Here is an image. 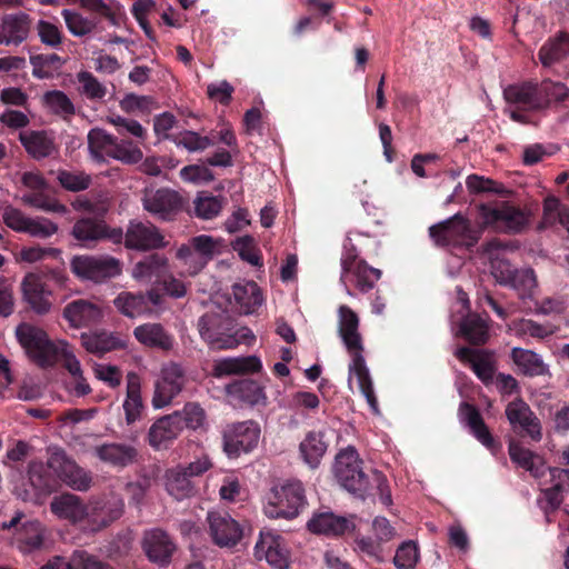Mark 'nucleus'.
<instances>
[{"label": "nucleus", "instance_id": "nucleus-6", "mask_svg": "<svg viewBox=\"0 0 569 569\" xmlns=\"http://www.w3.org/2000/svg\"><path fill=\"white\" fill-rule=\"evenodd\" d=\"M479 212L485 226L495 227L509 233L520 232L529 223L528 213L509 202L481 204Z\"/></svg>", "mask_w": 569, "mask_h": 569}, {"label": "nucleus", "instance_id": "nucleus-27", "mask_svg": "<svg viewBox=\"0 0 569 569\" xmlns=\"http://www.w3.org/2000/svg\"><path fill=\"white\" fill-rule=\"evenodd\" d=\"M198 329L201 338L212 349H232L239 345V340L220 330L221 318L218 315L202 316L199 319Z\"/></svg>", "mask_w": 569, "mask_h": 569}, {"label": "nucleus", "instance_id": "nucleus-37", "mask_svg": "<svg viewBox=\"0 0 569 569\" xmlns=\"http://www.w3.org/2000/svg\"><path fill=\"white\" fill-rule=\"evenodd\" d=\"M122 408L128 425L134 423L141 418L144 408L141 398V386L139 377L133 372L127 376V395Z\"/></svg>", "mask_w": 569, "mask_h": 569}, {"label": "nucleus", "instance_id": "nucleus-38", "mask_svg": "<svg viewBox=\"0 0 569 569\" xmlns=\"http://www.w3.org/2000/svg\"><path fill=\"white\" fill-rule=\"evenodd\" d=\"M459 416L471 430L472 435L488 449L493 450L495 440L485 425L479 411L469 403H461Z\"/></svg>", "mask_w": 569, "mask_h": 569}, {"label": "nucleus", "instance_id": "nucleus-34", "mask_svg": "<svg viewBox=\"0 0 569 569\" xmlns=\"http://www.w3.org/2000/svg\"><path fill=\"white\" fill-rule=\"evenodd\" d=\"M262 365L259 358L254 356L222 358L213 365V376L217 378L229 375H246L258 372Z\"/></svg>", "mask_w": 569, "mask_h": 569}, {"label": "nucleus", "instance_id": "nucleus-25", "mask_svg": "<svg viewBox=\"0 0 569 569\" xmlns=\"http://www.w3.org/2000/svg\"><path fill=\"white\" fill-rule=\"evenodd\" d=\"M338 332L348 353L363 351L359 318L348 306H340L338 309Z\"/></svg>", "mask_w": 569, "mask_h": 569}, {"label": "nucleus", "instance_id": "nucleus-28", "mask_svg": "<svg viewBox=\"0 0 569 569\" xmlns=\"http://www.w3.org/2000/svg\"><path fill=\"white\" fill-rule=\"evenodd\" d=\"M50 510L59 519L68 520L71 523L87 521L88 505L80 497L72 493L53 497L50 502Z\"/></svg>", "mask_w": 569, "mask_h": 569}, {"label": "nucleus", "instance_id": "nucleus-4", "mask_svg": "<svg viewBox=\"0 0 569 569\" xmlns=\"http://www.w3.org/2000/svg\"><path fill=\"white\" fill-rule=\"evenodd\" d=\"M16 336L27 355L40 367H51L58 362L60 341H51L39 327L21 323L16 329Z\"/></svg>", "mask_w": 569, "mask_h": 569}, {"label": "nucleus", "instance_id": "nucleus-56", "mask_svg": "<svg viewBox=\"0 0 569 569\" xmlns=\"http://www.w3.org/2000/svg\"><path fill=\"white\" fill-rule=\"evenodd\" d=\"M109 157L126 164H134L142 160L143 153L132 141L116 139V144L110 150Z\"/></svg>", "mask_w": 569, "mask_h": 569}, {"label": "nucleus", "instance_id": "nucleus-47", "mask_svg": "<svg viewBox=\"0 0 569 569\" xmlns=\"http://www.w3.org/2000/svg\"><path fill=\"white\" fill-rule=\"evenodd\" d=\"M567 56H569V34L567 33H560L549 39L538 53L543 67H550Z\"/></svg>", "mask_w": 569, "mask_h": 569}, {"label": "nucleus", "instance_id": "nucleus-12", "mask_svg": "<svg viewBox=\"0 0 569 569\" xmlns=\"http://www.w3.org/2000/svg\"><path fill=\"white\" fill-rule=\"evenodd\" d=\"M22 184L30 190L21 200L24 204L46 212L66 213L67 207L46 194L47 182L39 172L27 171L21 176Z\"/></svg>", "mask_w": 569, "mask_h": 569}, {"label": "nucleus", "instance_id": "nucleus-52", "mask_svg": "<svg viewBox=\"0 0 569 569\" xmlns=\"http://www.w3.org/2000/svg\"><path fill=\"white\" fill-rule=\"evenodd\" d=\"M488 330L489 327L487 320L477 315L467 316L460 325L461 335L467 340L476 345L485 343L487 341Z\"/></svg>", "mask_w": 569, "mask_h": 569}, {"label": "nucleus", "instance_id": "nucleus-24", "mask_svg": "<svg viewBox=\"0 0 569 569\" xmlns=\"http://www.w3.org/2000/svg\"><path fill=\"white\" fill-rule=\"evenodd\" d=\"M47 535L40 521L27 520L17 528L12 542L22 553H31L44 548Z\"/></svg>", "mask_w": 569, "mask_h": 569}, {"label": "nucleus", "instance_id": "nucleus-49", "mask_svg": "<svg viewBox=\"0 0 569 569\" xmlns=\"http://www.w3.org/2000/svg\"><path fill=\"white\" fill-rule=\"evenodd\" d=\"M116 137L102 129L94 128L88 133V149L91 158L97 162H104L110 150L116 144Z\"/></svg>", "mask_w": 569, "mask_h": 569}, {"label": "nucleus", "instance_id": "nucleus-30", "mask_svg": "<svg viewBox=\"0 0 569 569\" xmlns=\"http://www.w3.org/2000/svg\"><path fill=\"white\" fill-rule=\"evenodd\" d=\"M308 528L315 533L339 536L353 530L355 525L351 519L337 516L331 511H323L313 515L308 521Z\"/></svg>", "mask_w": 569, "mask_h": 569}, {"label": "nucleus", "instance_id": "nucleus-8", "mask_svg": "<svg viewBox=\"0 0 569 569\" xmlns=\"http://www.w3.org/2000/svg\"><path fill=\"white\" fill-rule=\"evenodd\" d=\"M342 272L340 281L345 284L346 293L353 296L349 283L356 286L360 291L371 290L380 279L381 271L369 267L363 260H359L352 252L346 251L341 259Z\"/></svg>", "mask_w": 569, "mask_h": 569}, {"label": "nucleus", "instance_id": "nucleus-11", "mask_svg": "<svg viewBox=\"0 0 569 569\" xmlns=\"http://www.w3.org/2000/svg\"><path fill=\"white\" fill-rule=\"evenodd\" d=\"M168 244L169 241L152 223L137 220L129 222L124 237L127 249L144 252L162 249Z\"/></svg>", "mask_w": 569, "mask_h": 569}, {"label": "nucleus", "instance_id": "nucleus-10", "mask_svg": "<svg viewBox=\"0 0 569 569\" xmlns=\"http://www.w3.org/2000/svg\"><path fill=\"white\" fill-rule=\"evenodd\" d=\"M254 557L260 561L266 560L277 569H289L290 567V551L287 542L273 530L260 531L254 546Z\"/></svg>", "mask_w": 569, "mask_h": 569}, {"label": "nucleus", "instance_id": "nucleus-26", "mask_svg": "<svg viewBox=\"0 0 569 569\" xmlns=\"http://www.w3.org/2000/svg\"><path fill=\"white\" fill-rule=\"evenodd\" d=\"M147 557L156 563L166 566L169 563L176 545L170 537L160 529H151L144 533L142 541Z\"/></svg>", "mask_w": 569, "mask_h": 569}, {"label": "nucleus", "instance_id": "nucleus-2", "mask_svg": "<svg viewBox=\"0 0 569 569\" xmlns=\"http://www.w3.org/2000/svg\"><path fill=\"white\" fill-rule=\"evenodd\" d=\"M226 249L224 240L210 234H198L181 243L174 253L181 267L180 276L194 277Z\"/></svg>", "mask_w": 569, "mask_h": 569}, {"label": "nucleus", "instance_id": "nucleus-50", "mask_svg": "<svg viewBox=\"0 0 569 569\" xmlns=\"http://www.w3.org/2000/svg\"><path fill=\"white\" fill-rule=\"evenodd\" d=\"M223 208V199L212 196L208 191L198 192L193 199V213L202 220H212Z\"/></svg>", "mask_w": 569, "mask_h": 569}, {"label": "nucleus", "instance_id": "nucleus-61", "mask_svg": "<svg viewBox=\"0 0 569 569\" xmlns=\"http://www.w3.org/2000/svg\"><path fill=\"white\" fill-rule=\"evenodd\" d=\"M107 121L114 126L117 132L121 136L130 134L140 141L147 138V130L137 120L113 114L108 117Z\"/></svg>", "mask_w": 569, "mask_h": 569}, {"label": "nucleus", "instance_id": "nucleus-18", "mask_svg": "<svg viewBox=\"0 0 569 569\" xmlns=\"http://www.w3.org/2000/svg\"><path fill=\"white\" fill-rule=\"evenodd\" d=\"M21 292L23 301L37 313L43 315L51 309V290H49L42 280V277L36 272L27 273L21 281Z\"/></svg>", "mask_w": 569, "mask_h": 569}, {"label": "nucleus", "instance_id": "nucleus-15", "mask_svg": "<svg viewBox=\"0 0 569 569\" xmlns=\"http://www.w3.org/2000/svg\"><path fill=\"white\" fill-rule=\"evenodd\" d=\"M123 500L110 495L88 505L87 525L92 531L101 530L119 519L123 513Z\"/></svg>", "mask_w": 569, "mask_h": 569}, {"label": "nucleus", "instance_id": "nucleus-9", "mask_svg": "<svg viewBox=\"0 0 569 569\" xmlns=\"http://www.w3.org/2000/svg\"><path fill=\"white\" fill-rule=\"evenodd\" d=\"M186 382V372L179 363L169 362L163 365L154 382L152 406L156 409L169 406L182 391Z\"/></svg>", "mask_w": 569, "mask_h": 569}, {"label": "nucleus", "instance_id": "nucleus-60", "mask_svg": "<svg viewBox=\"0 0 569 569\" xmlns=\"http://www.w3.org/2000/svg\"><path fill=\"white\" fill-rule=\"evenodd\" d=\"M506 286L516 289L521 298L529 297L537 286L536 274L532 269L515 270Z\"/></svg>", "mask_w": 569, "mask_h": 569}, {"label": "nucleus", "instance_id": "nucleus-43", "mask_svg": "<svg viewBox=\"0 0 569 569\" xmlns=\"http://www.w3.org/2000/svg\"><path fill=\"white\" fill-rule=\"evenodd\" d=\"M557 330L558 328L553 325H541L531 319H518L508 325V331L522 340L530 338L542 340L553 335Z\"/></svg>", "mask_w": 569, "mask_h": 569}, {"label": "nucleus", "instance_id": "nucleus-3", "mask_svg": "<svg viewBox=\"0 0 569 569\" xmlns=\"http://www.w3.org/2000/svg\"><path fill=\"white\" fill-rule=\"evenodd\" d=\"M306 503L305 490L300 481H288L271 488L263 507L270 519H293Z\"/></svg>", "mask_w": 569, "mask_h": 569}, {"label": "nucleus", "instance_id": "nucleus-63", "mask_svg": "<svg viewBox=\"0 0 569 569\" xmlns=\"http://www.w3.org/2000/svg\"><path fill=\"white\" fill-rule=\"evenodd\" d=\"M538 96L546 100V108L552 102H560L567 99L569 89L561 82L543 80L538 84Z\"/></svg>", "mask_w": 569, "mask_h": 569}, {"label": "nucleus", "instance_id": "nucleus-58", "mask_svg": "<svg viewBox=\"0 0 569 569\" xmlns=\"http://www.w3.org/2000/svg\"><path fill=\"white\" fill-rule=\"evenodd\" d=\"M79 91L90 100H101L107 94V87L102 84L91 72L81 71L77 74Z\"/></svg>", "mask_w": 569, "mask_h": 569}, {"label": "nucleus", "instance_id": "nucleus-13", "mask_svg": "<svg viewBox=\"0 0 569 569\" xmlns=\"http://www.w3.org/2000/svg\"><path fill=\"white\" fill-rule=\"evenodd\" d=\"M260 429L253 421L230 425L223 432V449L229 457L252 450L259 441Z\"/></svg>", "mask_w": 569, "mask_h": 569}, {"label": "nucleus", "instance_id": "nucleus-1", "mask_svg": "<svg viewBox=\"0 0 569 569\" xmlns=\"http://www.w3.org/2000/svg\"><path fill=\"white\" fill-rule=\"evenodd\" d=\"M335 476L338 482L355 497L365 500L376 488L381 502L387 507L392 505L386 477L379 471L367 475L355 448L348 447L336 456Z\"/></svg>", "mask_w": 569, "mask_h": 569}, {"label": "nucleus", "instance_id": "nucleus-29", "mask_svg": "<svg viewBox=\"0 0 569 569\" xmlns=\"http://www.w3.org/2000/svg\"><path fill=\"white\" fill-rule=\"evenodd\" d=\"M456 357L460 361L468 363L477 377L486 385L493 380L496 368L492 356L488 352L461 347L456 350Z\"/></svg>", "mask_w": 569, "mask_h": 569}, {"label": "nucleus", "instance_id": "nucleus-45", "mask_svg": "<svg viewBox=\"0 0 569 569\" xmlns=\"http://www.w3.org/2000/svg\"><path fill=\"white\" fill-rule=\"evenodd\" d=\"M166 489L177 500H183L194 495V487L190 477L181 466L167 471Z\"/></svg>", "mask_w": 569, "mask_h": 569}, {"label": "nucleus", "instance_id": "nucleus-46", "mask_svg": "<svg viewBox=\"0 0 569 569\" xmlns=\"http://www.w3.org/2000/svg\"><path fill=\"white\" fill-rule=\"evenodd\" d=\"M232 292L241 311L247 315L254 312L263 302L260 288L253 281L236 283Z\"/></svg>", "mask_w": 569, "mask_h": 569}, {"label": "nucleus", "instance_id": "nucleus-32", "mask_svg": "<svg viewBox=\"0 0 569 569\" xmlns=\"http://www.w3.org/2000/svg\"><path fill=\"white\" fill-rule=\"evenodd\" d=\"M182 431L178 415H169L158 419L149 429V443L156 449L166 448Z\"/></svg>", "mask_w": 569, "mask_h": 569}, {"label": "nucleus", "instance_id": "nucleus-21", "mask_svg": "<svg viewBox=\"0 0 569 569\" xmlns=\"http://www.w3.org/2000/svg\"><path fill=\"white\" fill-rule=\"evenodd\" d=\"M351 362L349 365V377L348 383L352 389L353 381L356 380L359 391L366 398L370 409L373 413H379L378 401L375 395L372 379L368 367L366 366L362 357V351L356 353H349Z\"/></svg>", "mask_w": 569, "mask_h": 569}, {"label": "nucleus", "instance_id": "nucleus-42", "mask_svg": "<svg viewBox=\"0 0 569 569\" xmlns=\"http://www.w3.org/2000/svg\"><path fill=\"white\" fill-rule=\"evenodd\" d=\"M26 151L34 159H42L56 151L52 138L44 131H26L19 136Z\"/></svg>", "mask_w": 569, "mask_h": 569}, {"label": "nucleus", "instance_id": "nucleus-57", "mask_svg": "<svg viewBox=\"0 0 569 569\" xmlns=\"http://www.w3.org/2000/svg\"><path fill=\"white\" fill-rule=\"evenodd\" d=\"M173 415L179 416L182 428L187 427L192 430L204 427L207 420L206 411L197 402L186 403L182 410L176 411Z\"/></svg>", "mask_w": 569, "mask_h": 569}, {"label": "nucleus", "instance_id": "nucleus-35", "mask_svg": "<svg viewBox=\"0 0 569 569\" xmlns=\"http://www.w3.org/2000/svg\"><path fill=\"white\" fill-rule=\"evenodd\" d=\"M134 338L143 346L170 350L173 347V338L160 323H144L134 328Z\"/></svg>", "mask_w": 569, "mask_h": 569}, {"label": "nucleus", "instance_id": "nucleus-64", "mask_svg": "<svg viewBox=\"0 0 569 569\" xmlns=\"http://www.w3.org/2000/svg\"><path fill=\"white\" fill-rule=\"evenodd\" d=\"M419 560L418 546L413 541L403 542L396 551L393 562L398 569H413Z\"/></svg>", "mask_w": 569, "mask_h": 569}, {"label": "nucleus", "instance_id": "nucleus-53", "mask_svg": "<svg viewBox=\"0 0 569 569\" xmlns=\"http://www.w3.org/2000/svg\"><path fill=\"white\" fill-rule=\"evenodd\" d=\"M42 101L50 112L60 116L63 119L70 118L76 112L72 101L60 90L46 92L42 97Z\"/></svg>", "mask_w": 569, "mask_h": 569}, {"label": "nucleus", "instance_id": "nucleus-59", "mask_svg": "<svg viewBox=\"0 0 569 569\" xmlns=\"http://www.w3.org/2000/svg\"><path fill=\"white\" fill-rule=\"evenodd\" d=\"M30 62L33 67V76L39 79L51 77L52 71L59 69L63 63L56 53L32 56Z\"/></svg>", "mask_w": 569, "mask_h": 569}, {"label": "nucleus", "instance_id": "nucleus-48", "mask_svg": "<svg viewBox=\"0 0 569 569\" xmlns=\"http://www.w3.org/2000/svg\"><path fill=\"white\" fill-rule=\"evenodd\" d=\"M116 309L128 318H136L149 310L146 296L142 293H133L122 291L113 299Z\"/></svg>", "mask_w": 569, "mask_h": 569}, {"label": "nucleus", "instance_id": "nucleus-5", "mask_svg": "<svg viewBox=\"0 0 569 569\" xmlns=\"http://www.w3.org/2000/svg\"><path fill=\"white\" fill-rule=\"evenodd\" d=\"M70 269L81 281L102 283L122 273V262L109 254H79L70 260Z\"/></svg>", "mask_w": 569, "mask_h": 569}, {"label": "nucleus", "instance_id": "nucleus-39", "mask_svg": "<svg viewBox=\"0 0 569 569\" xmlns=\"http://www.w3.org/2000/svg\"><path fill=\"white\" fill-rule=\"evenodd\" d=\"M328 443L321 431H310L299 445L302 460L312 469L317 468L325 456Z\"/></svg>", "mask_w": 569, "mask_h": 569}, {"label": "nucleus", "instance_id": "nucleus-23", "mask_svg": "<svg viewBox=\"0 0 569 569\" xmlns=\"http://www.w3.org/2000/svg\"><path fill=\"white\" fill-rule=\"evenodd\" d=\"M538 83L523 82L509 86L505 89L506 101L523 111H538L546 109V100L538 96Z\"/></svg>", "mask_w": 569, "mask_h": 569}, {"label": "nucleus", "instance_id": "nucleus-54", "mask_svg": "<svg viewBox=\"0 0 569 569\" xmlns=\"http://www.w3.org/2000/svg\"><path fill=\"white\" fill-rule=\"evenodd\" d=\"M61 16L69 32L74 37H84L91 33L97 27L96 21L69 9L62 10Z\"/></svg>", "mask_w": 569, "mask_h": 569}, {"label": "nucleus", "instance_id": "nucleus-16", "mask_svg": "<svg viewBox=\"0 0 569 569\" xmlns=\"http://www.w3.org/2000/svg\"><path fill=\"white\" fill-rule=\"evenodd\" d=\"M142 204L146 211L161 220L171 219L182 208L179 193L170 189L146 190Z\"/></svg>", "mask_w": 569, "mask_h": 569}, {"label": "nucleus", "instance_id": "nucleus-62", "mask_svg": "<svg viewBox=\"0 0 569 569\" xmlns=\"http://www.w3.org/2000/svg\"><path fill=\"white\" fill-rule=\"evenodd\" d=\"M61 251L57 248L51 247H41V246H32V247H23L18 257V262L26 263H37L46 260L47 258H59Z\"/></svg>", "mask_w": 569, "mask_h": 569}, {"label": "nucleus", "instance_id": "nucleus-36", "mask_svg": "<svg viewBox=\"0 0 569 569\" xmlns=\"http://www.w3.org/2000/svg\"><path fill=\"white\" fill-rule=\"evenodd\" d=\"M29 21L26 14H9L0 22V44H19L27 39Z\"/></svg>", "mask_w": 569, "mask_h": 569}, {"label": "nucleus", "instance_id": "nucleus-14", "mask_svg": "<svg viewBox=\"0 0 569 569\" xmlns=\"http://www.w3.org/2000/svg\"><path fill=\"white\" fill-rule=\"evenodd\" d=\"M48 468L74 490L84 491L91 486V476L70 460L63 451H54L48 459Z\"/></svg>", "mask_w": 569, "mask_h": 569}, {"label": "nucleus", "instance_id": "nucleus-33", "mask_svg": "<svg viewBox=\"0 0 569 569\" xmlns=\"http://www.w3.org/2000/svg\"><path fill=\"white\" fill-rule=\"evenodd\" d=\"M229 402L238 405H259L264 402L266 396L262 388L253 380H239L227 386Z\"/></svg>", "mask_w": 569, "mask_h": 569}, {"label": "nucleus", "instance_id": "nucleus-7", "mask_svg": "<svg viewBox=\"0 0 569 569\" xmlns=\"http://www.w3.org/2000/svg\"><path fill=\"white\" fill-rule=\"evenodd\" d=\"M429 234L439 247H472L479 239V234L472 230L469 221L460 214L431 226Z\"/></svg>", "mask_w": 569, "mask_h": 569}, {"label": "nucleus", "instance_id": "nucleus-40", "mask_svg": "<svg viewBox=\"0 0 569 569\" xmlns=\"http://www.w3.org/2000/svg\"><path fill=\"white\" fill-rule=\"evenodd\" d=\"M81 342L88 352L94 355H103L126 346L120 337L107 331L82 333Z\"/></svg>", "mask_w": 569, "mask_h": 569}, {"label": "nucleus", "instance_id": "nucleus-19", "mask_svg": "<svg viewBox=\"0 0 569 569\" xmlns=\"http://www.w3.org/2000/svg\"><path fill=\"white\" fill-rule=\"evenodd\" d=\"M62 316L70 327L79 329L98 323L104 312L102 307L93 301L77 299L63 308Z\"/></svg>", "mask_w": 569, "mask_h": 569}, {"label": "nucleus", "instance_id": "nucleus-17", "mask_svg": "<svg viewBox=\"0 0 569 569\" xmlns=\"http://www.w3.org/2000/svg\"><path fill=\"white\" fill-rule=\"evenodd\" d=\"M207 521L212 541L219 547H233L240 541L242 529L227 512L210 511Z\"/></svg>", "mask_w": 569, "mask_h": 569}, {"label": "nucleus", "instance_id": "nucleus-51", "mask_svg": "<svg viewBox=\"0 0 569 569\" xmlns=\"http://www.w3.org/2000/svg\"><path fill=\"white\" fill-rule=\"evenodd\" d=\"M509 455L511 460L525 470L530 471L535 477L543 475L545 465L542 459L533 455L530 450L511 442L509 445Z\"/></svg>", "mask_w": 569, "mask_h": 569}, {"label": "nucleus", "instance_id": "nucleus-55", "mask_svg": "<svg viewBox=\"0 0 569 569\" xmlns=\"http://www.w3.org/2000/svg\"><path fill=\"white\" fill-rule=\"evenodd\" d=\"M102 232L103 221L89 218L80 219L72 228V236L83 242L101 240Z\"/></svg>", "mask_w": 569, "mask_h": 569}, {"label": "nucleus", "instance_id": "nucleus-20", "mask_svg": "<svg viewBox=\"0 0 569 569\" xmlns=\"http://www.w3.org/2000/svg\"><path fill=\"white\" fill-rule=\"evenodd\" d=\"M506 416L513 430L523 432L533 440L541 438L539 419L523 400L517 399L508 403Z\"/></svg>", "mask_w": 569, "mask_h": 569}, {"label": "nucleus", "instance_id": "nucleus-22", "mask_svg": "<svg viewBox=\"0 0 569 569\" xmlns=\"http://www.w3.org/2000/svg\"><path fill=\"white\" fill-rule=\"evenodd\" d=\"M513 248L511 243L502 242L499 239H491L482 246V256L489 261L492 276L501 284L510 282L515 271L503 258V253Z\"/></svg>", "mask_w": 569, "mask_h": 569}, {"label": "nucleus", "instance_id": "nucleus-41", "mask_svg": "<svg viewBox=\"0 0 569 569\" xmlns=\"http://www.w3.org/2000/svg\"><path fill=\"white\" fill-rule=\"evenodd\" d=\"M97 457L113 467L123 468L132 463L137 452L134 448L122 443H108L94 449Z\"/></svg>", "mask_w": 569, "mask_h": 569}, {"label": "nucleus", "instance_id": "nucleus-44", "mask_svg": "<svg viewBox=\"0 0 569 569\" xmlns=\"http://www.w3.org/2000/svg\"><path fill=\"white\" fill-rule=\"evenodd\" d=\"M511 358L523 375L530 377L543 376L549 371L542 358L531 350L516 347L511 350Z\"/></svg>", "mask_w": 569, "mask_h": 569}, {"label": "nucleus", "instance_id": "nucleus-31", "mask_svg": "<svg viewBox=\"0 0 569 569\" xmlns=\"http://www.w3.org/2000/svg\"><path fill=\"white\" fill-rule=\"evenodd\" d=\"M168 267L169 259L166 256L152 253L133 264L131 277L139 283H150L153 279L159 283Z\"/></svg>", "mask_w": 569, "mask_h": 569}]
</instances>
